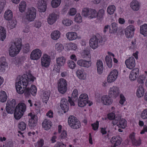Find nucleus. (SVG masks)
Returning <instances> with one entry per match:
<instances>
[{"label":"nucleus","instance_id":"1","mask_svg":"<svg viewBox=\"0 0 147 147\" xmlns=\"http://www.w3.org/2000/svg\"><path fill=\"white\" fill-rule=\"evenodd\" d=\"M18 79L15 84V87L17 92L21 94L24 93V89L26 88L29 82L34 81L35 78L31 74H29L20 77L18 78Z\"/></svg>","mask_w":147,"mask_h":147},{"label":"nucleus","instance_id":"2","mask_svg":"<svg viewBox=\"0 0 147 147\" xmlns=\"http://www.w3.org/2000/svg\"><path fill=\"white\" fill-rule=\"evenodd\" d=\"M22 47V40L19 38L16 39L13 44L9 48L8 52L9 55L11 57L16 56L20 52Z\"/></svg>","mask_w":147,"mask_h":147},{"label":"nucleus","instance_id":"3","mask_svg":"<svg viewBox=\"0 0 147 147\" xmlns=\"http://www.w3.org/2000/svg\"><path fill=\"white\" fill-rule=\"evenodd\" d=\"M36 10L34 7L28 8L23 17V20H26L29 22H32L36 18Z\"/></svg>","mask_w":147,"mask_h":147},{"label":"nucleus","instance_id":"4","mask_svg":"<svg viewBox=\"0 0 147 147\" xmlns=\"http://www.w3.org/2000/svg\"><path fill=\"white\" fill-rule=\"evenodd\" d=\"M82 14L85 17L92 19L96 18L97 11L95 9L85 8L82 10Z\"/></svg>","mask_w":147,"mask_h":147},{"label":"nucleus","instance_id":"5","mask_svg":"<svg viewBox=\"0 0 147 147\" xmlns=\"http://www.w3.org/2000/svg\"><path fill=\"white\" fill-rule=\"evenodd\" d=\"M68 123L72 128L77 129L81 126V123L76 117L73 116L69 117L68 119Z\"/></svg>","mask_w":147,"mask_h":147},{"label":"nucleus","instance_id":"6","mask_svg":"<svg viewBox=\"0 0 147 147\" xmlns=\"http://www.w3.org/2000/svg\"><path fill=\"white\" fill-rule=\"evenodd\" d=\"M67 81L63 78L60 79L57 82V88L59 92L61 94L65 93L67 90Z\"/></svg>","mask_w":147,"mask_h":147},{"label":"nucleus","instance_id":"7","mask_svg":"<svg viewBox=\"0 0 147 147\" xmlns=\"http://www.w3.org/2000/svg\"><path fill=\"white\" fill-rule=\"evenodd\" d=\"M88 96L87 94L83 93L81 94L78 99V106L80 107L85 106L88 103Z\"/></svg>","mask_w":147,"mask_h":147},{"label":"nucleus","instance_id":"8","mask_svg":"<svg viewBox=\"0 0 147 147\" xmlns=\"http://www.w3.org/2000/svg\"><path fill=\"white\" fill-rule=\"evenodd\" d=\"M42 54V51L40 49L36 48L33 50L31 52L30 58L31 60L37 61L40 58Z\"/></svg>","mask_w":147,"mask_h":147},{"label":"nucleus","instance_id":"9","mask_svg":"<svg viewBox=\"0 0 147 147\" xmlns=\"http://www.w3.org/2000/svg\"><path fill=\"white\" fill-rule=\"evenodd\" d=\"M112 123L113 125H117L119 127L124 129L127 126V121L123 118L121 119V117L118 116L115 120L112 121Z\"/></svg>","mask_w":147,"mask_h":147},{"label":"nucleus","instance_id":"10","mask_svg":"<svg viewBox=\"0 0 147 147\" xmlns=\"http://www.w3.org/2000/svg\"><path fill=\"white\" fill-rule=\"evenodd\" d=\"M119 74L117 70L114 69L111 70L109 73L107 77V81L109 83L114 82L117 79Z\"/></svg>","mask_w":147,"mask_h":147},{"label":"nucleus","instance_id":"11","mask_svg":"<svg viewBox=\"0 0 147 147\" xmlns=\"http://www.w3.org/2000/svg\"><path fill=\"white\" fill-rule=\"evenodd\" d=\"M66 61V58L63 56L57 58L56 59L57 65L55 66L54 69L57 72H59L60 67L64 65Z\"/></svg>","mask_w":147,"mask_h":147},{"label":"nucleus","instance_id":"12","mask_svg":"<svg viewBox=\"0 0 147 147\" xmlns=\"http://www.w3.org/2000/svg\"><path fill=\"white\" fill-rule=\"evenodd\" d=\"M15 100L12 99L8 100L6 103V110L8 113L12 114L13 113V108L16 105Z\"/></svg>","mask_w":147,"mask_h":147},{"label":"nucleus","instance_id":"13","mask_svg":"<svg viewBox=\"0 0 147 147\" xmlns=\"http://www.w3.org/2000/svg\"><path fill=\"white\" fill-rule=\"evenodd\" d=\"M51 59L50 56L47 54H43L41 59V65L43 67H47L50 65Z\"/></svg>","mask_w":147,"mask_h":147},{"label":"nucleus","instance_id":"14","mask_svg":"<svg viewBox=\"0 0 147 147\" xmlns=\"http://www.w3.org/2000/svg\"><path fill=\"white\" fill-rule=\"evenodd\" d=\"M135 30L134 26L132 25L127 26L125 29V35L127 38H131L133 36Z\"/></svg>","mask_w":147,"mask_h":147},{"label":"nucleus","instance_id":"15","mask_svg":"<svg viewBox=\"0 0 147 147\" xmlns=\"http://www.w3.org/2000/svg\"><path fill=\"white\" fill-rule=\"evenodd\" d=\"M100 102L101 104L105 106H110L113 102V100L109 95H104L100 98Z\"/></svg>","mask_w":147,"mask_h":147},{"label":"nucleus","instance_id":"16","mask_svg":"<svg viewBox=\"0 0 147 147\" xmlns=\"http://www.w3.org/2000/svg\"><path fill=\"white\" fill-rule=\"evenodd\" d=\"M120 90L119 88L116 86L110 87L108 89V95L114 98H116L119 95Z\"/></svg>","mask_w":147,"mask_h":147},{"label":"nucleus","instance_id":"17","mask_svg":"<svg viewBox=\"0 0 147 147\" xmlns=\"http://www.w3.org/2000/svg\"><path fill=\"white\" fill-rule=\"evenodd\" d=\"M24 90V94L26 97L30 95V93L32 95L35 96L37 91V88L34 85H32L30 88H26Z\"/></svg>","mask_w":147,"mask_h":147},{"label":"nucleus","instance_id":"18","mask_svg":"<svg viewBox=\"0 0 147 147\" xmlns=\"http://www.w3.org/2000/svg\"><path fill=\"white\" fill-rule=\"evenodd\" d=\"M139 75V69L138 68H135L130 71L129 75V79L131 82L135 81Z\"/></svg>","mask_w":147,"mask_h":147},{"label":"nucleus","instance_id":"19","mask_svg":"<svg viewBox=\"0 0 147 147\" xmlns=\"http://www.w3.org/2000/svg\"><path fill=\"white\" fill-rule=\"evenodd\" d=\"M126 67L127 68L132 69L136 65V61L133 57H131L126 59L125 62Z\"/></svg>","mask_w":147,"mask_h":147},{"label":"nucleus","instance_id":"20","mask_svg":"<svg viewBox=\"0 0 147 147\" xmlns=\"http://www.w3.org/2000/svg\"><path fill=\"white\" fill-rule=\"evenodd\" d=\"M28 116L30 117V118L29 120V126L31 128H33L37 125V117L36 115H33L31 113H29Z\"/></svg>","mask_w":147,"mask_h":147},{"label":"nucleus","instance_id":"21","mask_svg":"<svg viewBox=\"0 0 147 147\" xmlns=\"http://www.w3.org/2000/svg\"><path fill=\"white\" fill-rule=\"evenodd\" d=\"M89 46L93 49H95L98 47L99 40L96 36H93L90 39Z\"/></svg>","mask_w":147,"mask_h":147},{"label":"nucleus","instance_id":"22","mask_svg":"<svg viewBox=\"0 0 147 147\" xmlns=\"http://www.w3.org/2000/svg\"><path fill=\"white\" fill-rule=\"evenodd\" d=\"M37 6L39 12H45L47 8V2L45 0H39L37 2Z\"/></svg>","mask_w":147,"mask_h":147},{"label":"nucleus","instance_id":"23","mask_svg":"<svg viewBox=\"0 0 147 147\" xmlns=\"http://www.w3.org/2000/svg\"><path fill=\"white\" fill-rule=\"evenodd\" d=\"M77 63L80 67L88 68L91 66L92 62L91 60L86 61L85 60L81 59L77 61Z\"/></svg>","mask_w":147,"mask_h":147},{"label":"nucleus","instance_id":"24","mask_svg":"<svg viewBox=\"0 0 147 147\" xmlns=\"http://www.w3.org/2000/svg\"><path fill=\"white\" fill-rule=\"evenodd\" d=\"M58 132L60 134L59 138L61 140H67V131L64 129H62V126L61 125L58 126Z\"/></svg>","mask_w":147,"mask_h":147},{"label":"nucleus","instance_id":"25","mask_svg":"<svg viewBox=\"0 0 147 147\" xmlns=\"http://www.w3.org/2000/svg\"><path fill=\"white\" fill-rule=\"evenodd\" d=\"M135 134L133 132L129 136V138L132 144L134 146H138L141 144V140L140 139H136L135 137Z\"/></svg>","mask_w":147,"mask_h":147},{"label":"nucleus","instance_id":"26","mask_svg":"<svg viewBox=\"0 0 147 147\" xmlns=\"http://www.w3.org/2000/svg\"><path fill=\"white\" fill-rule=\"evenodd\" d=\"M57 16L55 12L50 14L47 19V22L49 24L52 25L56 22L57 19Z\"/></svg>","mask_w":147,"mask_h":147},{"label":"nucleus","instance_id":"27","mask_svg":"<svg viewBox=\"0 0 147 147\" xmlns=\"http://www.w3.org/2000/svg\"><path fill=\"white\" fill-rule=\"evenodd\" d=\"M68 103L67 99L65 98H62L61 100L60 106L64 113L67 112L69 109Z\"/></svg>","mask_w":147,"mask_h":147},{"label":"nucleus","instance_id":"28","mask_svg":"<svg viewBox=\"0 0 147 147\" xmlns=\"http://www.w3.org/2000/svg\"><path fill=\"white\" fill-rule=\"evenodd\" d=\"M122 141V138L119 136H113L110 140L111 142L114 145L113 147H116L120 145Z\"/></svg>","mask_w":147,"mask_h":147},{"label":"nucleus","instance_id":"29","mask_svg":"<svg viewBox=\"0 0 147 147\" xmlns=\"http://www.w3.org/2000/svg\"><path fill=\"white\" fill-rule=\"evenodd\" d=\"M0 70L4 72L8 68V66L6 62L5 57H3L0 59Z\"/></svg>","mask_w":147,"mask_h":147},{"label":"nucleus","instance_id":"30","mask_svg":"<svg viewBox=\"0 0 147 147\" xmlns=\"http://www.w3.org/2000/svg\"><path fill=\"white\" fill-rule=\"evenodd\" d=\"M67 51H76L78 49L77 44L74 43L70 42L66 44L65 47Z\"/></svg>","mask_w":147,"mask_h":147},{"label":"nucleus","instance_id":"31","mask_svg":"<svg viewBox=\"0 0 147 147\" xmlns=\"http://www.w3.org/2000/svg\"><path fill=\"white\" fill-rule=\"evenodd\" d=\"M66 37L69 41H73L78 38L77 33L75 32H69L66 34Z\"/></svg>","mask_w":147,"mask_h":147},{"label":"nucleus","instance_id":"32","mask_svg":"<svg viewBox=\"0 0 147 147\" xmlns=\"http://www.w3.org/2000/svg\"><path fill=\"white\" fill-rule=\"evenodd\" d=\"M52 125L51 121L48 119L44 120L42 123L43 128L46 130H48L50 129Z\"/></svg>","mask_w":147,"mask_h":147},{"label":"nucleus","instance_id":"33","mask_svg":"<svg viewBox=\"0 0 147 147\" xmlns=\"http://www.w3.org/2000/svg\"><path fill=\"white\" fill-rule=\"evenodd\" d=\"M76 75L78 78L81 80H85L87 77V74L83 70L78 69L76 72Z\"/></svg>","mask_w":147,"mask_h":147},{"label":"nucleus","instance_id":"34","mask_svg":"<svg viewBox=\"0 0 147 147\" xmlns=\"http://www.w3.org/2000/svg\"><path fill=\"white\" fill-rule=\"evenodd\" d=\"M61 33L58 30H55L51 32L50 34L51 38L54 40H58L60 37Z\"/></svg>","mask_w":147,"mask_h":147},{"label":"nucleus","instance_id":"35","mask_svg":"<svg viewBox=\"0 0 147 147\" xmlns=\"http://www.w3.org/2000/svg\"><path fill=\"white\" fill-rule=\"evenodd\" d=\"M130 7L134 11H138L140 8V3L137 1L133 0L130 3Z\"/></svg>","mask_w":147,"mask_h":147},{"label":"nucleus","instance_id":"36","mask_svg":"<svg viewBox=\"0 0 147 147\" xmlns=\"http://www.w3.org/2000/svg\"><path fill=\"white\" fill-rule=\"evenodd\" d=\"M96 67L97 72L98 74H101L103 72L104 67L102 61L100 60L97 61L96 63Z\"/></svg>","mask_w":147,"mask_h":147},{"label":"nucleus","instance_id":"37","mask_svg":"<svg viewBox=\"0 0 147 147\" xmlns=\"http://www.w3.org/2000/svg\"><path fill=\"white\" fill-rule=\"evenodd\" d=\"M145 90L142 86H139L136 92V95L138 98L142 97L144 94Z\"/></svg>","mask_w":147,"mask_h":147},{"label":"nucleus","instance_id":"38","mask_svg":"<svg viewBox=\"0 0 147 147\" xmlns=\"http://www.w3.org/2000/svg\"><path fill=\"white\" fill-rule=\"evenodd\" d=\"M105 13V11L103 9H99L98 12H97L96 18L97 20L100 22L103 19Z\"/></svg>","mask_w":147,"mask_h":147},{"label":"nucleus","instance_id":"39","mask_svg":"<svg viewBox=\"0 0 147 147\" xmlns=\"http://www.w3.org/2000/svg\"><path fill=\"white\" fill-rule=\"evenodd\" d=\"M50 92L49 90L45 91L43 93L41 97L43 102H45L46 104L47 103L50 96Z\"/></svg>","mask_w":147,"mask_h":147},{"label":"nucleus","instance_id":"40","mask_svg":"<svg viewBox=\"0 0 147 147\" xmlns=\"http://www.w3.org/2000/svg\"><path fill=\"white\" fill-rule=\"evenodd\" d=\"M26 106L25 104L20 102L16 106L15 109L24 113L26 110Z\"/></svg>","mask_w":147,"mask_h":147},{"label":"nucleus","instance_id":"41","mask_svg":"<svg viewBox=\"0 0 147 147\" xmlns=\"http://www.w3.org/2000/svg\"><path fill=\"white\" fill-rule=\"evenodd\" d=\"M118 28V24L115 22H112L110 26L109 32L111 33H115L117 31Z\"/></svg>","mask_w":147,"mask_h":147},{"label":"nucleus","instance_id":"42","mask_svg":"<svg viewBox=\"0 0 147 147\" xmlns=\"http://www.w3.org/2000/svg\"><path fill=\"white\" fill-rule=\"evenodd\" d=\"M3 17L4 18L7 20H11L13 18V13L10 10H6L5 12Z\"/></svg>","mask_w":147,"mask_h":147},{"label":"nucleus","instance_id":"43","mask_svg":"<svg viewBox=\"0 0 147 147\" xmlns=\"http://www.w3.org/2000/svg\"><path fill=\"white\" fill-rule=\"evenodd\" d=\"M140 32L144 36H147V24H144L140 26Z\"/></svg>","mask_w":147,"mask_h":147},{"label":"nucleus","instance_id":"44","mask_svg":"<svg viewBox=\"0 0 147 147\" xmlns=\"http://www.w3.org/2000/svg\"><path fill=\"white\" fill-rule=\"evenodd\" d=\"M27 6L26 2L25 0L22 1L19 5V11L22 13L25 11L26 9Z\"/></svg>","mask_w":147,"mask_h":147},{"label":"nucleus","instance_id":"45","mask_svg":"<svg viewBox=\"0 0 147 147\" xmlns=\"http://www.w3.org/2000/svg\"><path fill=\"white\" fill-rule=\"evenodd\" d=\"M73 23L72 20L69 18H64L62 21V24L65 26H69Z\"/></svg>","mask_w":147,"mask_h":147},{"label":"nucleus","instance_id":"46","mask_svg":"<svg viewBox=\"0 0 147 147\" xmlns=\"http://www.w3.org/2000/svg\"><path fill=\"white\" fill-rule=\"evenodd\" d=\"M54 49L55 51L60 53L63 51L64 49V47L63 44L59 42L56 43L54 47Z\"/></svg>","mask_w":147,"mask_h":147},{"label":"nucleus","instance_id":"47","mask_svg":"<svg viewBox=\"0 0 147 147\" xmlns=\"http://www.w3.org/2000/svg\"><path fill=\"white\" fill-rule=\"evenodd\" d=\"M7 98V94L5 92L1 90L0 91V102H5Z\"/></svg>","mask_w":147,"mask_h":147},{"label":"nucleus","instance_id":"48","mask_svg":"<svg viewBox=\"0 0 147 147\" xmlns=\"http://www.w3.org/2000/svg\"><path fill=\"white\" fill-rule=\"evenodd\" d=\"M24 114V113L15 109L14 116L16 120H18L22 117Z\"/></svg>","mask_w":147,"mask_h":147},{"label":"nucleus","instance_id":"49","mask_svg":"<svg viewBox=\"0 0 147 147\" xmlns=\"http://www.w3.org/2000/svg\"><path fill=\"white\" fill-rule=\"evenodd\" d=\"M61 1L62 0H52L51 5L53 8H57L60 5Z\"/></svg>","mask_w":147,"mask_h":147},{"label":"nucleus","instance_id":"50","mask_svg":"<svg viewBox=\"0 0 147 147\" xmlns=\"http://www.w3.org/2000/svg\"><path fill=\"white\" fill-rule=\"evenodd\" d=\"M116 10V7L113 5H110L107 8V12L110 15L113 14Z\"/></svg>","mask_w":147,"mask_h":147},{"label":"nucleus","instance_id":"51","mask_svg":"<svg viewBox=\"0 0 147 147\" xmlns=\"http://www.w3.org/2000/svg\"><path fill=\"white\" fill-rule=\"evenodd\" d=\"M74 21L78 24H80L82 22V18L80 13H78L76 15L74 18Z\"/></svg>","mask_w":147,"mask_h":147},{"label":"nucleus","instance_id":"52","mask_svg":"<svg viewBox=\"0 0 147 147\" xmlns=\"http://www.w3.org/2000/svg\"><path fill=\"white\" fill-rule=\"evenodd\" d=\"M105 61L107 66L109 68H111L112 66V60L111 57L108 55L106 56L105 57Z\"/></svg>","mask_w":147,"mask_h":147},{"label":"nucleus","instance_id":"53","mask_svg":"<svg viewBox=\"0 0 147 147\" xmlns=\"http://www.w3.org/2000/svg\"><path fill=\"white\" fill-rule=\"evenodd\" d=\"M146 78V76L145 75L141 74L138 76L137 78V82L139 83L143 84Z\"/></svg>","mask_w":147,"mask_h":147},{"label":"nucleus","instance_id":"54","mask_svg":"<svg viewBox=\"0 0 147 147\" xmlns=\"http://www.w3.org/2000/svg\"><path fill=\"white\" fill-rule=\"evenodd\" d=\"M18 127L20 130L24 131L26 128V125L24 122H20L18 124Z\"/></svg>","mask_w":147,"mask_h":147},{"label":"nucleus","instance_id":"55","mask_svg":"<svg viewBox=\"0 0 147 147\" xmlns=\"http://www.w3.org/2000/svg\"><path fill=\"white\" fill-rule=\"evenodd\" d=\"M82 55L83 58H91V55L90 51L87 50H84L82 53Z\"/></svg>","mask_w":147,"mask_h":147},{"label":"nucleus","instance_id":"56","mask_svg":"<svg viewBox=\"0 0 147 147\" xmlns=\"http://www.w3.org/2000/svg\"><path fill=\"white\" fill-rule=\"evenodd\" d=\"M67 64L68 67L71 69H75L76 67V64L73 61L69 60L67 62Z\"/></svg>","mask_w":147,"mask_h":147},{"label":"nucleus","instance_id":"57","mask_svg":"<svg viewBox=\"0 0 147 147\" xmlns=\"http://www.w3.org/2000/svg\"><path fill=\"white\" fill-rule=\"evenodd\" d=\"M17 24L16 20H13L9 22L8 26L10 29H13L16 27Z\"/></svg>","mask_w":147,"mask_h":147},{"label":"nucleus","instance_id":"58","mask_svg":"<svg viewBox=\"0 0 147 147\" xmlns=\"http://www.w3.org/2000/svg\"><path fill=\"white\" fill-rule=\"evenodd\" d=\"M77 12V10L76 8L72 7L69 9L68 11L67 14L70 16H73L76 14Z\"/></svg>","mask_w":147,"mask_h":147},{"label":"nucleus","instance_id":"59","mask_svg":"<svg viewBox=\"0 0 147 147\" xmlns=\"http://www.w3.org/2000/svg\"><path fill=\"white\" fill-rule=\"evenodd\" d=\"M57 136L58 135L57 132H54L50 140L51 143H53L56 142Z\"/></svg>","mask_w":147,"mask_h":147},{"label":"nucleus","instance_id":"60","mask_svg":"<svg viewBox=\"0 0 147 147\" xmlns=\"http://www.w3.org/2000/svg\"><path fill=\"white\" fill-rule=\"evenodd\" d=\"M107 118L110 120H112V121L115 120L118 116H116L115 113L113 112H111L108 113L107 115Z\"/></svg>","mask_w":147,"mask_h":147},{"label":"nucleus","instance_id":"61","mask_svg":"<svg viewBox=\"0 0 147 147\" xmlns=\"http://www.w3.org/2000/svg\"><path fill=\"white\" fill-rule=\"evenodd\" d=\"M44 144V140L42 139H40L34 144L35 147H42Z\"/></svg>","mask_w":147,"mask_h":147},{"label":"nucleus","instance_id":"62","mask_svg":"<svg viewBox=\"0 0 147 147\" xmlns=\"http://www.w3.org/2000/svg\"><path fill=\"white\" fill-rule=\"evenodd\" d=\"M140 117L143 119H147V109H144L141 111Z\"/></svg>","mask_w":147,"mask_h":147},{"label":"nucleus","instance_id":"63","mask_svg":"<svg viewBox=\"0 0 147 147\" xmlns=\"http://www.w3.org/2000/svg\"><path fill=\"white\" fill-rule=\"evenodd\" d=\"M132 48L134 49H138L139 47V45L138 42H137L135 40H132L131 42Z\"/></svg>","mask_w":147,"mask_h":147},{"label":"nucleus","instance_id":"64","mask_svg":"<svg viewBox=\"0 0 147 147\" xmlns=\"http://www.w3.org/2000/svg\"><path fill=\"white\" fill-rule=\"evenodd\" d=\"M126 101V99L124 96L122 94L120 95V100L119 103L121 105H123Z\"/></svg>","mask_w":147,"mask_h":147}]
</instances>
